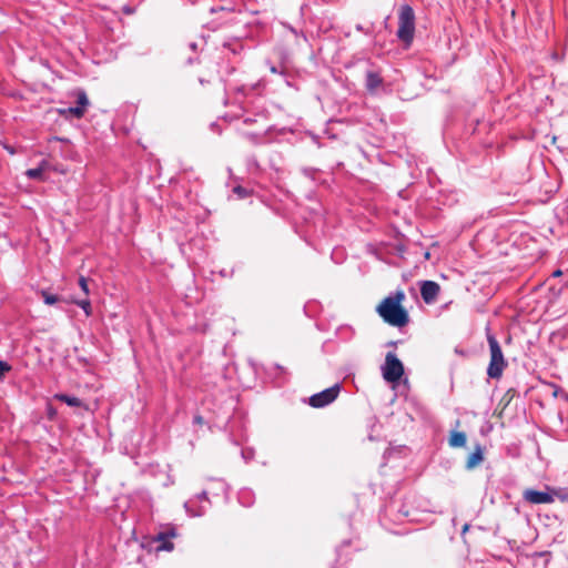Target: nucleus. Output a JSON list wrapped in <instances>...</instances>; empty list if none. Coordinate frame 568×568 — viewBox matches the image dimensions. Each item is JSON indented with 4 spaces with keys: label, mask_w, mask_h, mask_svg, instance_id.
Instances as JSON below:
<instances>
[{
    "label": "nucleus",
    "mask_w": 568,
    "mask_h": 568,
    "mask_svg": "<svg viewBox=\"0 0 568 568\" xmlns=\"http://www.w3.org/2000/svg\"><path fill=\"white\" fill-rule=\"evenodd\" d=\"M84 112L85 111L82 110V106H78V105L70 106V108L61 111V113H63V114L69 113V114L73 115L77 119H81L84 115Z\"/></svg>",
    "instance_id": "obj_16"
},
{
    "label": "nucleus",
    "mask_w": 568,
    "mask_h": 568,
    "mask_svg": "<svg viewBox=\"0 0 568 568\" xmlns=\"http://www.w3.org/2000/svg\"><path fill=\"white\" fill-rule=\"evenodd\" d=\"M354 334H355V332H354L353 327H351L348 325L341 326L337 329V335L343 341H349L351 338H353Z\"/></svg>",
    "instance_id": "obj_15"
},
{
    "label": "nucleus",
    "mask_w": 568,
    "mask_h": 568,
    "mask_svg": "<svg viewBox=\"0 0 568 568\" xmlns=\"http://www.w3.org/2000/svg\"><path fill=\"white\" fill-rule=\"evenodd\" d=\"M356 30H357V31H363V27H362L361 24H357V26H356Z\"/></svg>",
    "instance_id": "obj_34"
},
{
    "label": "nucleus",
    "mask_w": 568,
    "mask_h": 568,
    "mask_svg": "<svg viewBox=\"0 0 568 568\" xmlns=\"http://www.w3.org/2000/svg\"><path fill=\"white\" fill-rule=\"evenodd\" d=\"M191 48L194 50L196 48V44L195 43H192L191 44Z\"/></svg>",
    "instance_id": "obj_36"
},
{
    "label": "nucleus",
    "mask_w": 568,
    "mask_h": 568,
    "mask_svg": "<svg viewBox=\"0 0 568 568\" xmlns=\"http://www.w3.org/2000/svg\"><path fill=\"white\" fill-rule=\"evenodd\" d=\"M77 105L82 106V110L85 111V108L89 105V99L84 91H79L77 95Z\"/></svg>",
    "instance_id": "obj_20"
},
{
    "label": "nucleus",
    "mask_w": 568,
    "mask_h": 568,
    "mask_svg": "<svg viewBox=\"0 0 568 568\" xmlns=\"http://www.w3.org/2000/svg\"><path fill=\"white\" fill-rule=\"evenodd\" d=\"M239 503L245 507H250L254 503V494L248 488H243L239 491Z\"/></svg>",
    "instance_id": "obj_12"
},
{
    "label": "nucleus",
    "mask_w": 568,
    "mask_h": 568,
    "mask_svg": "<svg viewBox=\"0 0 568 568\" xmlns=\"http://www.w3.org/2000/svg\"><path fill=\"white\" fill-rule=\"evenodd\" d=\"M233 192L240 197V199H244L248 195V191L241 186V185H237L233 189Z\"/></svg>",
    "instance_id": "obj_24"
},
{
    "label": "nucleus",
    "mask_w": 568,
    "mask_h": 568,
    "mask_svg": "<svg viewBox=\"0 0 568 568\" xmlns=\"http://www.w3.org/2000/svg\"><path fill=\"white\" fill-rule=\"evenodd\" d=\"M245 136L253 144L262 143V136L257 133H246Z\"/></svg>",
    "instance_id": "obj_23"
},
{
    "label": "nucleus",
    "mask_w": 568,
    "mask_h": 568,
    "mask_svg": "<svg viewBox=\"0 0 568 568\" xmlns=\"http://www.w3.org/2000/svg\"><path fill=\"white\" fill-rule=\"evenodd\" d=\"M559 498H560L561 500H566V499H568V497H567L566 495H564V496H559Z\"/></svg>",
    "instance_id": "obj_35"
},
{
    "label": "nucleus",
    "mask_w": 568,
    "mask_h": 568,
    "mask_svg": "<svg viewBox=\"0 0 568 568\" xmlns=\"http://www.w3.org/2000/svg\"><path fill=\"white\" fill-rule=\"evenodd\" d=\"M404 298V292L398 291L395 294L388 295L381 302L376 311L384 322L396 327L405 326L408 323V314L400 305Z\"/></svg>",
    "instance_id": "obj_1"
},
{
    "label": "nucleus",
    "mask_w": 568,
    "mask_h": 568,
    "mask_svg": "<svg viewBox=\"0 0 568 568\" xmlns=\"http://www.w3.org/2000/svg\"><path fill=\"white\" fill-rule=\"evenodd\" d=\"M243 122H244L245 124H252V123L254 122V119H252V118H245V119L243 120Z\"/></svg>",
    "instance_id": "obj_29"
},
{
    "label": "nucleus",
    "mask_w": 568,
    "mask_h": 568,
    "mask_svg": "<svg viewBox=\"0 0 568 568\" xmlns=\"http://www.w3.org/2000/svg\"><path fill=\"white\" fill-rule=\"evenodd\" d=\"M54 398L57 400L65 403L68 406H71V407L82 406V400L75 396H70V395L60 393V394H55Z\"/></svg>",
    "instance_id": "obj_13"
},
{
    "label": "nucleus",
    "mask_w": 568,
    "mask_h": 568,
    "mask_svg": "<svg viewBox=\"0 0 568 568\" xmlns=\"http://www.w3.org/2000/svg\"><path fill=\"white\" fill-rule=\"evenodd\" d=\"M11 369H12V366L8 362L0 361V381H2L4 377V374L10 372Z\"/></svg>",
    "instance_id": "obj_21"
},
{
    "label": "nucleus",
    "mask_w": 568,
    "mask_h": 568,
    "mask_svg": "<svg viewBox=\"0 0 568 568\" xmlns=\"http://www.w3.org/2000/svg\"><path fill=\"white\" fill-rule=\"evenodd\" d=\"M210 506L211 500L209 498V491L206 489H203L193 498H190L184 503V509L186 514L191 517H202L203 515L206 514Z\"/></svg>",
    "instance_id": "obj_4"
},
{
    "label": "nucleus",
    "mask_w": 568,
    "mask_h": 568,
    "mask_svg": "<svg viewBox=\"0 0 568 568\" xmlns=\"http://www.w3.org/2000/svg\"><path fill=\"white\" fill-rule=\"evenodd\" d=\"M175 536V532L174 530H171L170 532H160L158 538H156V541L159 542L156 549L158 550H165V551H171L173 550L174 548V545L172 541H170L168 539V537H174Z\"/></svg>",
    "instance_id": "obj_10"
},
{
    "label": "nucleus",
    "mask_w": 568,
    "mask_h": 568,
    "mask_svg": "<svg viewBox=\"0 0 568 568\" xmlns=\"http://www.w3.org/2000/svg\"><path fill=\"white\" fill-rule=\"evenodd\" d=\"M341 392V385L336 383L332 387H328L320 393L312 395L308 398L310 406L314 408H322L332 404Z\"/></svg>",
    "instance_id": "obj_6"
},
{
    "label": "nucleus",
    "mask_w": 568,
    "mask_h": 568,
    "mask_svg": "<svg viewBox=\"0 0 568 568\" xmlns=\"http://www.w3.org/2000/svg\"><path fill=\"white\" fill-rule=\"evenodd\" d=\"M253 455H254V453H253V450H251V449H243V450H242V457H243L246 462H247V460H250V459H252V458H253Z\"/></svg>",
    "instance_id": "obj_26"
},
{
    "label": "nucleus",
    "mask_w": 568,
    "mask_h": 568,
    "mask_svg": "<svg viewBox=\"0 0 568 568\" xmlns=\"http://www.w3.org/2000/svg\"><path fill=\"white\" fill-rule=\"evenodd\" d=\"M123 10H124L125 13H132V10L129 7H124Z\"/></svg>",
    "instance_id": "obj_33"
},
{
    "label": "nucleus",
    "mask_w": 568,
    "mask_h": 568,
    "mask_svg": "<svg viewBox=\"0 0 568 568\" xmlns=\"http://www.w3.org/2000/svg\"><path fill=\"white\" fill-rule=\"evenodd\" d=\"M383 84L381 74L376 71L368 70L365 74V88L369 93L375 91Z\"/></svg>",
    "instance_id": "obj_9"
},
{
    "label": "nucleus",
    "mask_w": 568,
    "mask_h": 568,
    "mask_svg": "<svg viewBox=\"0 0 568 568\" xmlns=\"http://www.w3.org/2000/svg\"><path fill=\"white\" fill-rule=\"evenodd\" d=\"M79 285H80L81 290L83 291V293L85 295H88L89 294V284H88V280L84 276H81L79 278Z\"/></svg>",
    "instance_id": "obj_25"
},
{
    "label": "nucleus",
    "mask_w": 568,
    "mask_h": 568,
    "mask_svg": "<svg viewBox=\"0 0 568 568\" xmlns=\"http://www.w3.org/2000/svg\"><path fill=\"white\" fill-rule=\"evenodd\" d=\"M210 480H213L216 484V486H215V489H216L215 494H217L219 491H221L224 495L229 494V485L223 479L210 478Z\"/></svg>",
    "instance_id": "obj_19"
},
{
    "label": "nucleus",
    "mask_w": 568,
    "mask_h": 568,
    "mask_svg": "<svg viewBox=\"0 0 568 568\" xmlns=\"http://www.w3.org/2000/svg\"><path fill=\"white\" fill-rule=\"evenodd\" d=\"M194 424L201 425L203 423V417L200 415L194 416L193 418Z\"/></svg>",
    "instance_id": "obj_28"
},
{
    "label": "nucleus",
    "mask_w": 568,
    "mask_h": 568,
    "mask_svg": "<svg viewBox=\"0 0 568 568\" xmlns=\"http://www.w3.org/2000/svg\"><path fill=\"white\" fill-rule=\"evenodd\" d=\"M416 17L409 4H403L398 11L397 38L406 45H410L415 34Z\"/></svg>",
    "instance_id": "obj_2"
},
{
    "label": "nucleus",
    "mask_w": 568,
    "mask_h": 568,
    "mask_svg": "<svg viewBox=\"0 0 568 568\" xmlns=\"http://www.w3.org/2000/svg\"><path fill=\"white\" fill-rule=\"evenodd\" d=\"M382 373L386 382L397 383L404 374V365L394 353H387Z\"/></svg>",
    "instance_id": "obj_5"
},
{
    "label": "nucleus",
    "mask_w": 568,
    "mask_h": 568,
    "mask_svg": "<svg viewBox=\"0 0 568 568\" xmlns=\"http://www.w3.org/2000/svg\"><path fill=\"white\" fill-rule=\"evenodd\" d=\"M484 459L483 449L480 445L476 446L474 453H471L466 462V468L473 469L478 466Z\"/></svg>",
    "instance_id": "obj_11"
},
{
    "label": "nucleus",
    "mask_w": 568,
    "mask_h": 568,
    "mask_svg": "<svg viewBox=\"0 0 568 568\" xmlns=\"http://www.w3.org/2000/svg\"><path fill=\"white\" fill-rule=\"evenodd\" d=\"M26 175L32 180H42L43 179V169L41 166L29 169V170H27Z\"/></svg>",
    "instance_id": "obj_17"
},
{
    "label": "nucleus",
    "mask_w": 568,
    "mask_h": 568,
    "mask_svg": "<svg viewBox=\"0 0 568 568\" xmlns=\"http://www.w3.org/2000/svg\"><path fill=\"white\" fill-rule=\"evenodd\" d=\"M270 70H271L272 73H277L278 72L276 67H271Z\"/></svg>",
    "instance_id": "obj_31"
},
{
    "label": "nucleus",
    "mask_w": 568,
    "mask_h": 568,
    "mask_svg": "<svg viewBox=\"0 0 568 568\" xmlns=\"http://www.w3.org/2000/svg\"><path fill=\"white\" fill-rule=\"evenodd\" d=\"M235 91L241 94H246V87L245 85L237 87V88H235Z\"/></svg>",
    "instance_id": "obj_27"
},
{
    "label": "nucleus",
    "mask_w": 568,
    "mask_h": 568,
    "mask_svg": "<svg viewBox=\"0 0 568 568\" xmlns=\"http://www.w3.org/2000/svg\"><path fill=\"white\" fill-rule=\"evenodd\" d=\"M41 296L43 298V302L47 304V305H54L55 303H58L60 301V297L55 294H51L47 291H41Z\"/></svg>",
    "instance_id": "obj_18"
},
{
    "label": "nucleus",
    "mask_w": 568,
    "mask_h": 568,
    "mask_svg": "<svg viewBox=\"0 0 568 568\" xmlns=\"http://www.w3.org/2000/svg\"><path fill=\"white\" fill-rule=\"evenodd\" d=\"M466 434L463 432H453L449 437V445L452 447H464L466 445Z\"/></svg>",
    "instance_id": "obj_14"
},
{
    "label": "nucleus",
    "mask_w": 568,
    "mask_h": 568,
    "mask_svg": "<svg viewBox=\"0 0 568 568\" xmlns=\"http://www.w3.org/2000/svg\"><path fill=\"white\" fill-rule=\"evenodd\" d=\"M524 499L534 505L551 504L554 496L547 491H539L535 489H526L524 491Z\"/></svg>",
    "instance_id": "obj_7"
},
{
    "label": "nucleus",
    "mask_w": 568,
    "mask_h": 568,
    "mask_svg": "<svg viewBox=\"0 0 568 568\" xmlns=\"http://www.w3.org/2000/svg\"><path fill=\"white\" fill-rule=\"evenodd\" d=\"M77 305L81 307L87 315H90L91 313V303L89 300H81L77 302Z\"/></svg>",
    "instance_id": "obj_22"
},
{
    "label": "nucleus",
    "mask_w": 568,
    "mask_h": 568,
    "mask_svg": "<svg viewBox=\"0 0 568 568\" xmlns=\"http://www.w3.org/2000/svg\"><path fill=\"white\" fill-rule=\"evenodd\" d=\"M561 275V271L560 270H556L554 273H552V276L554 277H557V276H560Z\"/></svg>",
    "instance_id": "obj_30"
},
{
    "label": "nucleus",
    "mask_w": 568,
    "mask_h": 568,
    "mask_svg": "<svg viewBox=\"0 0 568 568\" xmlns=\"http://www.w3.org/2000/svg\"><path fill=\"white\" fill-rule=\"evenodd\" d=\"M439 285L434 281H424L420 286V295L426 304H433L439 293Z\"/></svg>",
    "instance_id": "obj_8"
},
{
    "label": "nucleus",
    "mask_w": 568,
    "mask_h": 568,
    "mask_svg": "<svg viewBox=\"0 0 568 568\" xmlns=\"http://www.w3.org/2000/svg\"><path fill=\"white\" fill-rule=\"evenodd\" d=\"M468 528H469V525H468V524H466V525L463 527V531H462V532H463V534H465V532L468 530Z\"/></svg>",
    "instance_id": "obj_32"
},
{
    "label": "nucleus",
    "mask_w": 568,
    "mask_h": 568,
    "mask_svg": "<svg viewBox=\"0 0 568 568\" xmlns=\"http://www.w3.org/2000/svg\"><path fill=\"white\" fill-rule=\"evenodd\" d=\"M487 342L490 351V362L487 367V375L490 378L498 379L501 377L507 363L504 358L501 347L496 337L491 334H488Z\"/></svg>",
    "instance_id": "obj_3"
}]
</instances>
